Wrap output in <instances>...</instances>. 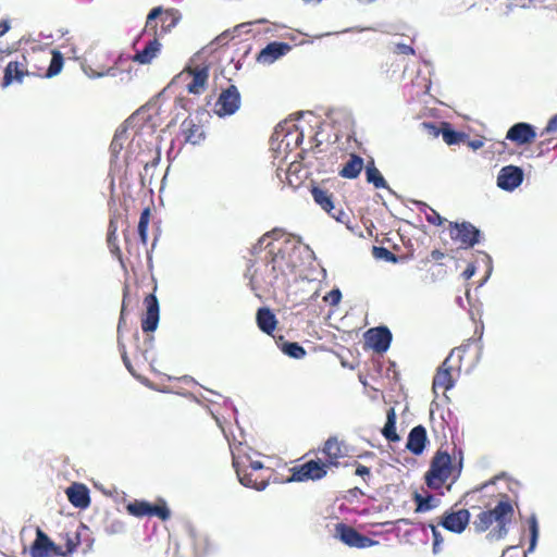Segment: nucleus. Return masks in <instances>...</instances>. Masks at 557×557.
Instances as JSON below:
<instances>
[{
  "label": "nucleus",
  "instance_id": "obj_6",
  "mask_svg": "<svg viewBox=\"0 0 557 557\" xmlns=\"http://www.w3.org/2000/svg\"><path fill=\"white\" fill-rule=\"evenodd\" d=\"M209 71L208 64H195L191 60L173 77L171 85L185 90L189 95L200 96L208 88Z\"/></svg>",
  "mask_w": 557,
  "mask_h": 557
},
{
  "label": "nucleus",
  "instance_id": "obj_54",
  "mask_svg": "<svg viewBox=\"0 0 557 557\" xmlns=\"http://www.w3.org/2000/svg\"><path fill=\"white\" fill-rule=\"evenodd\" d=\"M515 549H517V547H515V546H510V547H508V548H507V550H506V552H504L503 556H505V555H506V553H508L509 550H515Z\"/></svg>",
  "mask_w": 557,
  "mask_h": 557
},
{
  "label": "nucleus",
  "instance_id": "obj_56",
  "mask_svg": "<svg viewBox=\"0 0 557 557\" xmlns=\"http://www.w3.org/2000/svg\"><path fill=\"white\" fill-rule=\"evenodd\" d=\"M433 534H434V536H435V539H436V537H437V533H436L435 529H433ZM436 543H437V541L435 540V544H436Z\"/></svg>",
  "mask_w": 557,
  "mask_h": 557
},
{
  "label": "nucleus",
  "instance_id": "obj_39",
  "mask_svg": "<svg viewBox=\"0 0 557 557\" xmlns=\"http://www.w3.org/2000/svg\"><path fill=\"white\" fill-rule=\"evenodd\" d=\"M373 255L386 261H396V256L385 247L373 246Z\"/></svg>",
  "mask_w": 557,
  "mask_h": 557
},
{
  "label": "nucleus",
  "instance_id": "obj_43",
  "mask_svg": "<svg viewBox=\"0 0 557 557\" xmlns=\"http://www.w3.org/2000/svg\"><path fill=\"white\" fill-rule=\"evenodd\" d=\"M395 52L400 54H414V50L412 47L405 45V44H397L395 46Z\"/></svg>",
  "mask_w": 557,
  "mask_h": 557
},
{
  "label": "nucleus",
  "instance_id": "obj_35",
  "mask_svg": "<svg viewBox=\"0 0 557 557\" xmlns=\"http://www.w3.org/2000/svg\"><path fill=\"white\" fill-rule=\"evenodd\" d=\"M414 502L417 504V512H425L436 507L437 499L433 495L422 496L418 493L414 494Z\"/></svg>",
  "mask_w": 557,
  "mask_h": 557
},
{
  "label": "nucleus",
  "instance_id": "obj_21",
  "mask_svg": "<svg viewBox=\"0 0 557 557\" xmlns=\"http://www.w3.org/2000/svg\"><path fill=\"white\" fill-rule=\"evenodd\" d=\"M535 137V128L531 124L524 122L513 124L506 134V139L518 146L533 143Z\"/></svg>",
  "mask_w": 557,
  "mask_h": 557
},
{
  "label": "nucleus",
  "instance_id": "obj_31",
  "mask_svg": "<svg viewBox=\"0 0 557 557\" xmlns=\"http://www.w3.org/2000/svg\"><path fill=\"white\" fill-rule=\"evenodd\" d=\"M116 232H117L116 222L111 219L110 222H109V225H108V235H107L108 247H109L111 253L119 259L120 263L123 267H125L124 259H123V253H122V250H121V248H120V246L117 244Z\"/></svg>",
  "mask_w": 557,
  "mask_h": 557
},
{
  "label": "nucleus",
  "instance_id": "obj_44",
  "mask_svg": "<svg viewBox=\"0 0 557 557\" xmlns=\"http://www.w3.org/2000/svg\"><path fill=\"white\" fill-rule=\"evenodd\" d=\"M11 29V20L2 18L0 21V37L4 36Z\"/></svg>",
  "mask_w": 557,
  "mask_h": 557
},
{
  "label": "nucleus",
  "instance_id": "obj_29",
  "mask_svg": "<svg viewBox=\"0 0 557 557\" xmlns=\"http://www.w3.org/2000/svg\"><path fill=\"white\" fill-rule=\"evenodd\" d=\"M257 324L262 332L271 335L276 327L277 320L269 308L262 307L257 311Z\"/></svg>",
  "mask_w": 557,
  "mask_h": 557
},
{
  "label": "nucleus",
  "instance_id": "obj_46",
  "mask_svg": "<svg viewBox=\"0 0 557 557\" xmlns=\"http://www.w3.org/2000/svg\"><path fill=\"white\" fill-rule=\"evenodd\" d=\"M134 360L136 361V366L138 367L139 363H144L147 361L146 354L141 351L138 347L136 348V351L134 352Z\"/></svg>",
  "mask_w": 557,
  "mask_h": 557
},
{
  "label": "nucleus",
  "instance_id": "obj_25",
  "mask_svg": "<svg viewBox=\"0 0 557 557\" xmlns=\"http://www.w3.org/2000/svg\"><path fill=\"white\" fill-rule=\"evenodd\" d=\"M426 441L425 428L423 425H417L410 431L406 447L412 454L420 455L425 448Z\"/></svg>",
  "mask_w": 557,
  "mask_h": 557
},
{
  "label": "nucleus",
  "instance_id": "obj_32",
  "mask_svg": "<svg viewBox=\"0 0 557 557\" xmlns=\"http://www.w3.org/2000/svg\"><path fill=\"white\" fill-rule=\"evenodd\" d=\"M384 437L389 442H398L400 440L396 432V413L394 408H389L386 416V423L382 430Z\"/></svg>",
  "mask_w": 557,
  "mask_h": 557
},
{
  "label": "nucleus",
  "instance_id": "obj_28",
  "mask_svg": "<svg viewBox=\"0 0 557 557\" xmlns=\"http://www.w3.org/2000/svg\"><path fill=\"white\" fill-rule=\"evenodd\" d=\"M181 131L185 141L193 145L199 144L205 137L202 127L193 119L184 120L181 125Z\"/></svg>",
  "mask_w": 557,
  "mask_h": 557
},
{
  "label": "nucleus",
  "instance_id": "obj_38",
  "mask_svg": "<svg viewBox=\"0 0 557 557\" xmlns=\"http://www.w3.org/2000/svg\"><path fill=\"white\" fill-rule=\"evenodd\" d=\"M529 529H530L531 539H530V546H529L528 550L532 552L536 545L537 537H539V525H537V520L534 516H532L529 519Z\"/></svg>",
  "mask_w": 557,
  "mask_h": 557
},
{
  "label": "nucleus",
  "instance_id": "obj_13",
  "mask_svg": "<svg viewBox=\"0 0 557 557\" xmlns=\"http://www.w3.org/2000/svg\"><path fill=\"white\" fill-rule=\"evenodd\" d=\"M449 236L459 248L469 249L479 243L480 231L470 222H449Z\"/></svg>",
  "mask_w": 557,
  "mask_h": 557
},
{
  "label": "nucleus",
  "instance_id": "obj_2",
  "mask_svg": "<svg viewBox=\"0 0 557 557\" xmlns=\"http://www.w3.org/2000/svg\"><path fill=\"white\" fill-rule=\"evenodd\" d=\"M479 359V346L474 339L470 338L458 347L451 349L442 364L437 368L433 377L432 388L447 392L455 386L456 379L459 376L462 368L467 371L474 367Z\"/></svg>",
  "mask_w": 557,
  "mask_h": 557
},
{
  "label": "nucleus",
  "instance_id": "obj_30",
  "mask_svg": "<svg viewBox=\"0 0 557 557\" xmlns=\"http://www.w3.org/2000/svg\"><path fill=\"white\" fill-rule=\"evenodd\" d=\"M364 164L363 159L358 154H350L349 160L343 165L339 175L344 178H357L362 171Z\"/></svg>",
  "mask_w": 557,
  "mask_h": 557
},
{
  "label": "nucleus",
  "instance_id": "obj_48",
  "mask_svg": "<svg viewBox=\"0 0 557 557\" xmlns=\"http://www.w3.org/2000/svg\"><path fill=\"white\" fill-rule=\"evenodd\" d=\"M545 131L547 133H553L557 131V114L548 121Z\"/></svg>",
  "mask_w": 557,
  "mask_h": 557
},
{
  "label": "nucleus",
  "instance_id": "obj_12",
  "mask_svg": "<svg viewBox=\"0 0 557 557\" xmlns=\"http://www.w3.org/2000/svg\"><path fill=\"white\" fill-rule=\"evenodd\" d=\"M126 510L129 515L143 518V517H158L162 521H166L171 517V511L164 499L160 498L156 504H150L146 500H134L126 506Z\"/></svg>",
  "mask_w": 557,
  "mask_h": 557
},
{
  "label": "nucleus",
  "instance_id": "obj_22",
  "mask_svg": "<svg viewBox=\"0 0 557 557\" xmlns=\"http://www.w3.org/2000/svg\"><path fill=\"white\" fill-rule=\"evenodd\" d=\"M146 312L141 318V329L144 332H153L159 323V301L153 294H149L144 299Z\"/></svg>",
  "mask_w": 557,
  "mask_h": 557
},
{
  "label": "nucleus",
  "instance_id": "obj_3",
  "mask_svg": "<svg viewBox=\"0 0 557 557\" xmlns=\"http://www.w3.org/2000/svg\"><path fill=\"white\" fill-rule=\"evenodd\" d=\"M150 38L145 44V47L137 51L133 55L124 57L123 54H119L112 61V65H108L107 62L111 59L110 54L107 52H102L96 55V60L92 64L86 65L84 67L85 73L89 77H102V76H116L121 71L120 66L123 65L124 62L132 60L133 62L140 65L151 64L154 59L159 57L162 49V44L160 42V37L156 35H149Z\"/></svg>",
  "mask_w": 557,
  "mask_h": 557
},
{
  "label": "nucleus",
  "instance_id": "obj_5",
  "mask_svg": "<svg viewBox=\"0 0 557 557\" xmlns=\"http://www.w3.org/2000/svg\"><path fill=\"white\" fill-rule=\"evenodd\" d=\"M233 467L240 484L257 491H263L274 474L272 468L265 467L259 460H252L248 455H233Z\"/></svg>",
  "mask_w": 557,
  "mask_h": 557
},
{
  "label": "nucleus",
  "instance_id": "obj_51",
  "mask_svg": "<svg viewBox=\"0 0 557 557\" xmlns=\"http://www.w3.org/2000/svg\"><path fill=\"white\" fill-rule=\"evenodd\" d=\"M12 52H13L12 48L0 46V59H3L4 57L12 54Z\"/></svg>",
  "mask_w": 557,
  "mask_h": 557
},
{
  "label": "nucleus",
  "instance_id": "obj_53",
  "mask_svg": "<svg viewBox=\"0 0 557 557\" xmlns=\"http://www.w3.org/2000/svg\"><path fill=\"white\" fill-rule=\"evenodd\" d=\"M469 146L473 149H479L483 146V143L481 140H472L469 141Z\"/></svg>",
  "mask_w": 557,
  "mask_h": 557
},
{
  "label": "nucleus",
  "instance_id": "obj_18",
  "mask_svg": "<svg viewBox=\"0 0 557 557\" xmlns=\"http://www.w3.org/2000/svg\"><path fill=\"white\" fill-rule=\"evenodd\" d=\"M320 451L324 456L323 465H326V469L337 468L339 466V459L346 457L347 449L343 442L336 436H330L323 444Z\"/></svg>",
  "mask_w": 557,
  "mask_h": 557
},
{
  "label": "nucleus",
  "instance_id": "obj_11",
  "mask_svg": "<svg viewBox=\"0 0 557 557\" xmlns=\"http://www.w3.org/2000/svg\"><path fill=\"white\" fill-rule=\"evenodd\" d=\"M326 465L322 460H308L301 465L294 466L289 469L292 473L286 482H307L319 481L327 474Z\"/></svg>",
  "mask_w": 557,
  "mask_h": 557
},
{
  "label": "nucleus",
  "instance_id": "obj_58",
  "mask_svg": "<svg viewBox=\"0 0 557 557\" xmlns=\"http://www.w3.org/2000/svg\"><path fill=\"white\" fill-rule=\"evenodd\" d=\"M161 28V22L158 21V29Z\"/></svg>",
  "mask_w": 557,
  "mask_h": 557
},
{
  "label": "nucleus",
  "instance_id": "obj_55",
  "mask_svg": "<svg viewBox=\"0 0 557 557\" xmlns=\"http://www.w3.org/2000/svg\"><path fill=\"white\" fill-rule=\"evenodd\" d=\"M133 337H134V339H135L136 342H138V341H139V334H138V332H136V333L133 335Z\"/></svg>",
  "mask_w": 557,
  "mask_h": 557
},
{
  "label": "nucleus",
  "instance_id": "obj_1",
  "mask_svg": "<svg viewBox=\"0 0 557 557\" xmlns=\"http://www.w3.org/2000/svg\"><path fill=\"white\" fill-rule=\"evenodd\" d=\"M64 63L63 54L59 50H52L51 58L41 50H26L15 54L3 70L2 87L13 84H22L25 77L50 78L58 75Z\"/></svg>",
  "mask_w": 557,
  "mask_h": 557
},
{
  "label": "nucleus",
  "instance_id": "obj_40",
  "mask_svg": "<svg viewBox=\"0 0 557 557\" xmlns=\"http://www.w3.org/2000/svg\"><path fill=\"white\" fill-rule=\"evenodd\" d=\"M341 299H342V293L337 288L329 292L323 298V300L325 302H327L330 306H337L339 304Z\"/></svg>",
  "mask_w": 557,
  "mask_h": 557
},
{
  "label": "nucleus",
  "instance_id": "obj_41",
  "mask_svg": "<svg viewBox=\"0 0 557 557\" xmlns=\"http://www.w3.org/2000/svg\"><path fill=\"white\" fill-rule=\"evenodd\" d=\"M174 107L189 111L193 108V101L186 97H177L174 101Z\"/></svg>",
  "mask_w": 557,
  "mask_h": 557
},
{
  "label": "nucleus",
  "instance_id": "obj_17",
  "mask_svg": "<svg viewBox=\"0 0 557 557\" xmlns=\"http://www.w3.org/2000/svg\"><path fill=\"white\" fill-rule=\"evenodd\" d=\"M335 530L339 540L349 547L367 548L375 544V541L361 534L348 524L338 523Z\"/></svg>",
  "mask_w": 557,
  "mask_h": 557
},
{
  "label": "nucleus",
  "instance_id": "obj_23",
  "mask_svg": "<svg viewBox=\"0 0 557 557\" xmlns=\"http://www.w3.org/2000/svg\"><path fill=\"white\" fill-rule=\"evenodd\" d=\"M470 521V512L468 509H458L445 512L441 524L448 531L461 533L465 531Z\"/></svg>",
  "mask_w": 557,
  "mask_h": 557
},
{
  "label": "nucleus",
  "instance_id": "obj_4",
  "mask_svg": "<svg viewBox=\"0 0 557 557\" xmlns=\"http://www.w3.org/2000/svg\"><path fill=\"white\" fill-rule=\"evenodd\" d=\"M513 507L507 495L503 496L497 505L490 510L481 511L473 520L474 531L483 533L488 531L490 540H500L508 533V524L513 518Z\"/></svg>",
  "mask_w": 557,
  "mask_h": 557
},
{
  "label": "nucleus",
  "instance_id": "obj_49",
  "mask_svg": "<svg viewBox=\"0 0 557 557\" xmlns=\"http://www.w3.org/2000/svg\"><path fill=\"white\" fill-rule=\"evenodd\" d=\"M126 294H127V287L124 288V297H126ZM124 309H125V298H123V305H122V310H121V317H120V321H119V325H117V333L120 334L121 332V326H122V323L124 322Z\"/></svg>",
  "mask_w": 557,
  "mask_h": 557
},
{
  "label": "nucleus",
  "instance_id": "obj_47",
  "mask_svg": "<svg viewBox=\"0 0 557 557\" xmlns=\"http://www.w3.org/2000/svg\"><path fill=\"white\" fill-rule=\"evenodd\" d=\"M355 474L359 475V476H362V478L369 476L370 475V469L367 466L358 463L357 468H356V471H355Z\"/></svg>",
  "mask_w": 557,
  "mask_h": 557
},
{
  "label": "nucleus",
  "instance_id": "obj_10",
  "mask_svg": "<svg viewBox=\"0 0 557 557\" xmlns=\"http://www.w3.org/2000/svg\"><path fill=\"white\" fill-rule=\"evenodd\" d=\"M311 196L321 209L327 212L337 222L345 224L347 228L352 230L351 221L354 218L351 212L335 206V198L332 191L322 186H313L311 188Z\"/></svg>",
  "mask_w": 557,
  "mask_h": 557
},
{
  "label": "nucleus",
  "instance_id": "obj_9",
  "mask_svg": "<svg viewBox=\"0 0 557 557\" xmlns=\"http://www.w3.org/2000/svg\"><path fill=\"white\" fill-rule=\"evenodd\" d=\"M454 467L448 453L437 450L432 457L430 468L424 475L425 484L431 490L442 488L451 476Z\"/></svg>",
  "mask_w": 557,
  "mask_h": 557
},
{
  "label": "nucleus",
  "instance_id": "obj_45",
  "mask_svg": "<svg viewBox=\"0 0 557 557\" xmlns=\"http://www.w3.org/2000/svg\"><path fill=\"white\" fill-rule=\"evenodd\" d=\"M278 234V231L277 230H273L271 233H267L264 234L260 239L259 242L253 246V249H252V252H256L258 249L261 248L262 244L265 242V239L268 237H270L271 235H276Z\"/></svg>",
  "mask_w": 557,
  "mask_h": 557
},
{
  "label": "nucleus",
  "instance_id": "obj_27",
  "mask_svg": "<svg viewBox=\"0 0 557 557\" xmlns=\"http://www.w3.org/2000/svg\"><path fill=\"white\" fill-rule=\"evenodd\" d=\"M87 530V527L81 523L75 529L70 528L60 533L61 540L65 542V548L63 549L64 556L72 554L79 546L81 531Z\"/></svg>",
  "mask_w": 557,
  "mask_h": 557
},
{
  "label": "nucleus",
  "instance_id": "obj_19",
  "mask_svg": "<svg viewBox=\"0 0 557 557\" xmlns=\"http://www.w3.org/2000/svg\"><path fill=\"white\" fill-rule=\"evenodd\" d=\"M367 344L377 354L385 352L392 342V333L386 326L370 329L366 333Z\"/></svg>",
  "mask_w": 557,
  "mask_h": 557
},
{
  "label": "nucleus",
  "instance_id": "obj_34",
  "mask_svg": "<svg viewBox=\"0 0 557 557\" xmlns=\"http://www.w3.org/2000/svg\"><path fill=\"white\" fill-rule=\"evenodd\" d=\"M442 136L447 145H457L468 139V136L465 133L451 129L448 123H444Z\"/></svg>",
  "mask_w": 557,
  "mask_h": 557
},
{
  "label": "nucleus",
  "instance_id": "obj_16",
  "mask_svg": "<svg viewBox=\"0 0 557 557\" xmlns=\"http://www.w3.org/2000/svg\"><path fill=\"white\" fill-rule=\"evenodd\" d=\"M268 255L270 256V260L267 261L265 268L269 270V274L267 277H262L259 280L257 272L253 273L251 280L257 283H264L269 285H273L274 282L278 278L280 274L284 273L283 265L285 263V255L280 250L275 252L274 247L271 244L267 245Z\"/></svg>",
  "mask_w": 557,
  "mask_h": 557
},
{
  "label": "nucleus",
  "instance_id": "obj_36",
  "mask_svg": "<svg viewBox=\"0 0 557 557\" xmlns=\"http://www.w3.org/2000/svg\"><path fill=\"white\" fill-rule=\"evenodd\" d=\"M282 350L284 354L295 359H301L306 356L305 348L296 342L285 343L282 347Z\"/></svg>",
  "mask_w": 557,
  "mask_h": 557
},
{
  "label": "nucleus",
  "instance_id": "obj_24",
  "mask_svg": "<svg viewBox=\"0 0 557 557\" xmlns=\"http://www.w3.org/2000/svg\"><path fill=\"white\" fill-rule=\"evenodd\" d=\"M290 50L288 44L273 41L270 42L265 48H263L258 54L257 60L260 63H272L277 60L280 57L284 55L286 52Z\"/></svg>",
  "mask_w": 557,
  "mask_h": 557
},
{
  "label": "nucleus",
  "instance_id": "obj_15",
  "mask_svg": "<svg viewBox=\"0 0 557 557\" xmlns=\"http://www.w3.org/2000/svg\"><path fill=\"white\" fill-rule=\"evenodd\" d=\"M32 557H64L63 547L57 545L50 537L40 529L36 530V539L30 546Z\"/></svg>",
  "mask_w": 557,
  "mask_h": 557
},
{
  "label": "nucleus",
  "instance_id": "obj_33",
  "mask_svg": "<svg viewBox=\"0 0 557 557\" xmlns=\"http://www.w3.org/2000/svg\"><path fill=\"white\" fill-rule=\"evenodd\" d=\"M366 177L367 182L373 184L375 188H386L387 184L384 177L382 176L379 169L374 165V162L371 161L366 165Z\"/></svg>",
  "mask_w": 557,
  "mask_h": 557
},
{
  "label": "nucleus",
  "instance_id": "obj_14",
  "mask_svg": "<svg viewBox=\"0 0 557 557\" xmlns=\"http://www.w3.org/2000/svg\"><path fill=\"white\" fill-rule=\"evenodd\" d=\"M242 103V97L235 85H230L223 89L214 104V112L223 117L234 114Z\"/></svg>",
  "mask_w": 557,
  "mask_h": 557
},
{
  "label": "nucleus",
  "instance_id": "obj_7",
  "mask_svg": "<svg viewBox=\"0 0 557 557\" xmlns=\"http://www.w3.org/2000/svg\"><path fill=\"white\" fill-rule=\"evenodd\" d=\"M182 14L177 9L154 7L147 15L145 27L139 37L145 35H156L163 37L170 33L181 21Z\"/></svg>",
  "mask_w": 557,
  "mask_h": 557
},
{
  "label": "nucleus",
  "instance_id": "obj_52",
  "mask_svg": "<svg viewBox=\"0 0 557 557\" xmlns=\"http://www.w3.org/2000/svg\"><path fill=\"white\" fill-rule=\"evenodd\" d=\"M431 258H432V260H434V261H438V260H441V259H443V258H444V253H443L442 251H440V250L435 249V250H433V251L431 252Z\"/></svg>",
  "mask_w": 557,
  "mask_h": 557
},
{
  "label": "nucleus",
  "instance_id": "obj_37",
  "mask_svg": "<svg viewBox=\"0 0 557 557\" xmlns=\"http://www.w3.org/2000/svg\"><path fill=\"white\" fill-rule=\"evenodd\" d=\"M117 343H119V349H120V352H121V357H122V360L126 367V369L129 371V373L135 376V377H139L140 374L138 373L137 369L135 368V366L132 363L128 355H127V350H126V347L125 345L122 343L121 341V337L119 336L117 338Z\"/></svg>",
  "mask_w": 557,
  "mask_h": 557
},
{
  "label": "nucleus",
  "instance_id": "obj_42",
  "mask_svg": "<svg viewBox=\"0 0 557 557\" xmlns=\"http://www.w3.org/2000/svg\"><path fill=\"white\" fill-rule=\"evenodd\" d=\"M426 221L433 225H442L445 221L444 218H442L438 212H436L435 210L431 209V213L426 214Z\"/></svg>",
  "mask_w": 557,
  "mask_h": 557
},
{
  "label": "nucleus",
  "instance_id": "obj_20",
  "mask_svg": "<svg viewBox=\"0 0 557 557\" xmlns=\"http://www.w3.org/2000/svg\"><path fill=\"white\" fill-rule=\"evenodd\" d=\"M523 181V171L516 165L502 168L497 175V186L504 190L511 191Z\"/></svg>",
  "mask_w": 557,
  "mask_h": 557
},
{
  "label": "nucleus",
  "instance_id": "obj_8",
  "mask_svg": "<svg viewBox=\"0 0 557 557\" xmlns=\"http://www.w3.org/2000/svg\"><path fill=\"white\" fill-rule=\"evenodd\" d=\"M150 218L151 211L150 208L147 207L141 211L139 216L137 226L138 238L128 227L123 231L125 250L127 253L126 259L131 265L141 263V250L147 246Z\"/></svg>",
  "mask_w": 557,
  "mask_h": 557
},
{
  "label": "nucleus",
  "instance_id": "obj_50",
  "mask_svg": "<svg viewBox=\"0 0 557 557\" xmlns=\"http://www.w3.org/2000/svg\"><path fill=\"white\" fill-rule=\"evenodd\" d=\"M474 272H475L474 265L473 264H469L467 267V269L463 271L462 275H463V277L466 280H469V278H471L473 276Z\"/></svg>",
  "mask_w": 557,
  "mask_h": 557
},
{
  "label": "nucleus",
  "instance_id": "obj_57",
  "mask_svg": "<svg viewBox=\"0 0 557 557\" xmlns=\"http://www.w3.org/2000/svg\"><path fill=\"white\" fill-rule=\"evenodd\" d=\"M487 485V483L483 484L482 486H480V488H478L479 491L483 490L485 486Z\"/></svg>",
  "mask_w": 557,
  "mask_h": 557
},
{
  "label": "nucleus",
  "instance_id": "obj_26",
  "mask_svg": "<svg viewBox=\"0 0 557 557\" xmlns=\"http://www.w3.org/2000/svg\"><path fill=\"white\" fill-rule=\"evenodd\" d=\"M69 502L76 508H86L90 504L89 491L84 484L74 483L66 490Z\"/></svg>",
  "mask_w": 557,
  "mask_h": 557
}]
</instances>
